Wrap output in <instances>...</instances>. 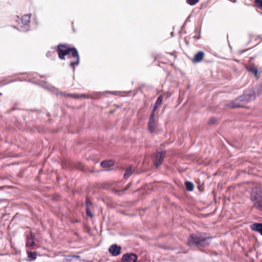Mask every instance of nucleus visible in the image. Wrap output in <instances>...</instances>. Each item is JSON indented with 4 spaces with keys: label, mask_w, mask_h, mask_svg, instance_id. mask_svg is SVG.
<instances>
[{
    "label": "nucleus",
    "mask_w": 262,
    "mask_h": 262,
    "mask_svg": "<svg viewBox=\"0 0 262 262\" xmlns=\"http://www.w3.org/2000/svg\"><path fill=\"white\" fill-rule=\"evenodd\" d=\"M250 228L262 236V223H254L251 225Z\"/></svg>",
    "instance_id": "ddd939ff"
},
{
    "label": "nucleus",
    "mask_w": 262,
    "mask_h": 262,
    "mask_svg": "<svg viewBox=\"0 0 262 262\" xmlns=\"http://www.w3.org/2000/svg\"><path fill=\"white\" fill-rule=\"evenodd\" d=\"M250 199L253 203L262 199V188L260 187L253 188L251 191Z\"/></svg>",
    "instance_id": "39448f33"
},
{
    "label": "nucleus",
    "mask_w": 262,
    "mask_h": 262,
    "mask_svg": "<svg viewBox=\"0 0 262 262\" xmlns=\"http://www.w3.org/2000/svg\"><path fill=\"white\" fill-rule=\"evenodd\" d=\"M31 14H25L21 17H17L16 21L20 25L18 29L21 32H27L30 30L29 25L30 23Z\"/></svg>",
    "instance_id": "20e7f679"
},
{
    "label": "nucleus",
    "mask_w": 262,
    "mask_h": 262,
    "mask_svg": "<svg viewBox=\"0 0 262 262\" xmlns=\"http://www.w3.org/2000/svg\"><path fill=\"white\" fill-rule=\"evenodd\" d=\"M121 250V246L113 244L109 248L108 251L113 256H117L120 254Z\"/></svg>",
    "instance_id": "9d476101"
},
{
    "label": "nucleus",
    "mask_w": 262,
    "mask_h": 262,
    "mask_svg": "<svg viewBox=\"0 0 262 262\" xmlns=\"http://www.w3.org/2000/svg\"><path fill=\"white\" fill-rule=\"evenodd\" d=\"M28 256L29 258H31L32 260H35L36 258L35 253L32 251L28 252Z\"/></svg>",
    "instance_id": "393cba45"
},
{
    "label": "nucleus",
    "mask_w": 262,
    "mask_h": 262,
    "mask_svg": "<svg viewBox=\"0 0 262 262\" xmlns=\"http://www.w3.org/2000/svg\"><path fill=\"white\" fill-rule=\"evenodd\" d=\"M0 95H2V93H0Z\"/></svg>",
    "instance_id": "e433bc0d"
},
{
    "label": "nucleus",
    "mask_w": 262,
    "mask_h": 262,
    "mask_svg": "<svg viewBox=\"0 0 262 262\" xmlns=\"http://www.w3.org/2000/svg\"><path fill=\"white\" fill-rule=\"evenodd\" d=\"M193 37L195 39H198L199 38H196L195 36H193Z\"/></svg>",
    "instance_id": "473e14b6"
},
{
    "label": "nucleus",
    "mask_w": 262,
    "mask_h": 262,
    "mask_svg": "<svg viewBox=\"0 0 262 262\" xmlns=\"http://www.w3.org/2000/svg\"><path fill=\"white\" fill-rule=\"evenodd\" d=\"M253 208H255L258 211H262V199L253 203Z\"/></svg>",
    "instance_id": "6ab92c4d"
},
{
    "label": "nucleus",
    "mask_w": 262,
    "mask_h": 262,
    "mask_svg": "<svg viewBox=\"0 0 262 262\" xmlns=\"http://www.w3.org/2000/svg\"><path fill=\"white\" fill-rule=\"evenodd\" d=\"M171 36H173V32L171 33Z\"/></svg>",
    "instance_id": "72a5a7b5"
},
{
    "label": "nucleus",
    "mask_w": 262,
    "mask_h": 262,
    "mask_svg": "<svg viewBox=\"0 0 262 262\" xmlns=\"http://www.w3.org/2000/svg\"><path fill=\"white\" fill-rule=\"evenodd\" d=\"M52 49L57 52L60 59L64 60L66 56H67L68 59H73V60L70 62L69 66L74 72L75 67L78 66L80 62L79 55L76 48L69 47L65 44L60 43L57 46L52 47Z\"/></svg>",
    "instance_id": "f257e3e1"
},
{
    "label": "nucleus",
    "mask_w": 262,
    "mask_h": 262,
    "mask_svg": "<svg viewBox=\"0 0 262 262\" xmlns=\"http://www.w3.org/2000/svg\"><path fill=\"white\" fill-rule=\"evenodd\" d=\"M40 76L41 77H42V78H43V77H44V76H42V75H40Z\"/></svg>",
    "instance_id": "f704fd0d"
},
{
    "label": "nucleus",
    "mask_w": 262,
    "mask_h": 262,
    "mask_svg": "<svg viewBox=\"0 0 262 262\" xmlns=\"http://www.w3.org/2000/svg\"><path fill=\"white\" fill-rule=\"evenodd\" d=\"M1 188V187H0V189Z\"/></svg>",
    "instance_id": "4c0bfd02"
},
{
    "label": "nucleus",
    "mask_w": 262,
    "mask_h": 262,
    "mask_svg": "<svg viewBox=\"0 0 262 262\" xmlns=\"http://www.w3.org/2000/svg\"><path fill=\"white\" fill-rule=\"evenodd\" d=\"M210 243V237H204L195 234L190 235L188 239V244L189 246H196L197 247H205Z\"/></svg>",
    "instance_id": "7ed1b4c3"
},
{
    "label": "nucleus",
    "mask_w": 262,
    "mask_h": 262,
    "mask_svg": "<svg viewBox=\"0 0 262 262\" xmlns=\"http://www.w3.org/2000/svg\"><path fill=\"white\" fill-rule=\"evenodd\" d=\"M66 96L69 97H73L75 99H79V98H85V99H96L97 98V96H89L85 94H66Z\"/></svg>",
    "instance_id": "9b49d317"
},
{
    "label": "nucleus",
    "mask_w": 262,
    "mask_h": 262,
    "mask_svg": "<svg viewBox=\"0 0 262 262\" xmlns=\"http://www.w3.org/2000/svg\"><path fill=\"white\" fill-rule=\"evenodd\" d=\"M46 56H47V57H48L49 58H53L56 56L55 51H49L46 53Z\"/></svg>",
    "instance_id": "b1692460"
},
{
    "label": "nucleus",
    "mask_w": 262,
    "mask_h": 262,
    "mask_svg": "<svg viewBox=\"0 0 262 262\" xmlns=\"http://www.w3.org/2000/svg\"><path fill=\"white\" fill-rule=\"evenodd\" d=\"M252 93L254 96L255 98L262 94V82L253 88Z\"/></svg>",
    "instance_id": "4468645a"
},
{
    "label": "nucleus",
    "mask_w": 262,
    "mask_h": 262,
    "mask_svg": "<svg viewBox=\"0 0 262 262\" xmlns=\"http://www.w3.org/2000/svg\"><path fill=\"white\" fill-rule=\"evenodd\" d=\"M156 111V107L152 109L149 117L148 120V129L151 133H154L155 130L156 121H155V112Z\"/></svg>",
    "instance_id": "0eeeda50"
},
{
    "label": "nucleus",
    "mask_w": 262,
    "mask_h": 262,
    "mask_svg": "<svg viewBox=\"0 0 262 262\" xmlns=\"http://www.w3.org/2000/svg\"><path fill=\"white\" fill-rule=\"evenodd\" d=\"M12 27L14 29H17V28L16 26H13Z\"/></svg>",
    "instance_id": "2f4dec72"
},
{
    "label": "nucleus",
    "mask_w": 262,
    "mask_h": 262,
    "mask_svg": "<svg viewBox=\"0 0 262 262\" xmlns=\"http://www.w3.org/2000/svg\"><path fill=\"white\" fill-rule=\"evenodd\" d=\"M131 184H128L127 185H126L125 186V187L123 189V191H125V190H127L130 186H131Z\"/></svg>",
    "instance_id": "c85d7f7f"
},
{
    "label": "nucleus",
    "mask_w": 262,
    "mask_h": 262,
    "mask_svg": "<svg viewBox=\"0 0 262 262\" xmlns=\"http://www.w3.org/2000/svg\"><path fill=\"white\" fill-rule=\"evenodd\" d=\"M247 70L249 73L253 74L255 78H257L258 70L257 68L254 66H251L250 67L247 68Z\"/></svg>",
    "instance_id": "a211bd4d"
},
{
    "label": "nucleus",
    "mask_w": 262,
    "mask_h": 262,
    "mask_svg": "<svg viewBox=\"0 0 262 262\" xmlns=\"http://www.w3.org/2000/svg\"><path fill=\"white\" fill-rule=\"evenodd\" d=\"M36 77L37 74L34 73L25 74L20 77H18L17 78H15L6 82L0 81V88L5 85L17 81H28L37 84L45 89L52 91L53 92H55L56 90L54 87L50 85L45 81L37 80Z\"/></svg>",
    "instance_id": "f03ea898"
},
{
    "label": "nucleus",
    "mask_w": 262,
    "mask_h": 262,
    "mask_svg": "<svg viewBox=\"0 0 262 262\" xmlns=\"http://www.w3.org/2000/svg\"><path fill=\"white\" fill-rule=\"evenodd\" d=\"M204 56V53L203 51H199L196 54L194 55L192 62L194 63L200 62L202 60Z\"/></svg>",
    "instance_id": "2eb2a0df"
},
{
    "label": "nucleus",
    "mask_w": 262,
    "mask_h": 262,
    "mask_svg": "<svg viewBox=\"0 0 262 262\" xmlns=\"http://www.w3.org/2000/svg\"><path fill=\"white\" fill-rule=\"evenodd\" d=\"M199 1V0H186V3L191 6H193L196 4Z\"/></svg>",
    "instance_id": "a878e982"
},
{
    "label": "nucleus",
    "mask_w": 262,
    "mask_h": 262,
    "mask_svg": "<svg viewBox=\"0 0 262 262\" xmlns=\"http://www.w3.org/2000/svg\"><path fill=\"white\" fill-rule=\"evenodd\" d=\"M85 204L86 206V214L88 216L91 217V219L94 217V215L92 212L91 209L90 208V206L92 205V202L88 199L87 198L85 201Z\"/></svg>",
    "instance_id": "f8f14e48"
},
{
    "label": "nucleus",
    "mask_w": 262,
    "mask_h": 262,
    "mask_svg": "<svg viewBox=\"0 0 262 262\" xmlns=\"http://www.w3.org/2000/svg\"><path fill=\"white\" fill-rule=\"evenodd\" d=\"M170 54L171 55H173V54L172 53H170Z\"/></svg>",
    "instance_id": "c9c22d12"
},
{
    "label": "nucleus",
    "mask_w": 262,
    "mask_h": 262,
    "mask_svg": "<svg viewBox=\"0 0 262 262\" xmlns=\"http://www.w3.org/2000/svg\"><path fill=\"white\" fill-rule=\"evenodd\" d=\"M12 27L14 29H17V28L16 26H13Z\"/></svg>",
    "instance_id": "7c9ffc66"
},
{
    "label": "nucleus",
    "mask_w": 262,
    "mask_h": 262,
    "mask_svg": "<svg viewBox=\"0 0 262 262\" xmlns=\"http://www.w3.org/2000/svg\"><path fill=\"white\" fill-rule=\"evenodd\" d=\"M254 2L259 8L262 9V0H254Z\"/></svg>",
    "instance_id": "bb28decb"
},
{
    "label": "nucleus",
    "mask_w": 262,
    "mask_h": 262,
    "mask_svg": "<svg viewBox=\"0 0 262 262\" xmlns=\"http://www.w3.org/2000/svg\"><path fill=\"white\" fill-rule=\"evenodd\" d=\"M132 172L131 167H128L125 169V172L124 174L123 177H124V179H127L132 175Z\"/></svg>",
    "instance_id": "4be33fe9"
},
{
    "label": "nucleus",
    "mask_w": 262,
    "mask_h": 262,
    "mask_svg": "<svg viewBox=\"0 0 262 262\" xmlns=\"http://www.w3.org/2000/svg\"><path fill=\"white\" fill-rule=\"evenodd\" d=\"M215 122H216V119H215V118H211L210 119L209 121V123L210 124H214V123H215Z\"/></svg>",
    "instance_id": "cd10ccee"
},
{
    "label": "nucleus",
    "mask_w": 262,
    "mask_h": 262,
    "mask_svg": "<svg viewBox=\"0 0 262 262\" xmlns=\"http://www.w3.org/2000/svg\"><path fill=\"white\" fill-rule=\"evenodd\" d=\"M138 256L133 253H127L123 254L121 258V262H137Z\"/></svg>",
    "instance_id": "6e6552de"
},
{
    "label": "nucleus",
    "mask_w": 262,
    "mask_h": 262,
    "mask_svg": "<svg viewBox=\"0 0 262 262\" xmlns=\"http://www.w3.org/2000/svg\"><path fill=\"white\" fill-rule=\"evenodd\" d=\"M100 165L103 168L110 167L112 165V162L104 160L101 162Z\"/></svg>",
    "instance_id": "aec40b11"
},
{
    "label": "nucleus",
    "mask_w": 262,
    "mask_h": 262,
    "mask_svg": "<svg viewBox=\"0 0 262 262\" xmlns=\"http://www.w3.org/2000/svg\"><path fill=\"white\" fill-rule=\"evenodd\" d=\"M162 100H163V97H162V95L159 96L158 97V98H157V99L156 100V103H155V104L152 109H154L155 107H156V110H157V108H158V106L160 105L162 103Z\"/></svg>",
    "instance_id": "5701e85b"
},
{
    "label": "nucleus",
    "mask_w": 262,
    "mask_h": 262,
    "mask_svg": "<svg viewBox=\"0 0 262 262\" xmlns=\"http://www.w3.org/2000/svg\"><path fill=\"white\" fill-rule=\"evenodd\" d=\"M228 106L230 108H238L243 107V105H242L238 99H236L231 103L228 104Z\"/></svg>",
    "instance_id": "f3484780"
},
{
    "label": "nucleus",
    "mask_w": 262,
    "mask_h": 262,
    "mask_svg": "<svg viewBox=\"0 0 262 262\" xmlns=\"http://www.w3.org/2000/svg\"><path fill=\"white\" fill-rule=\"evenodd\" d=\"M238 101L241 102H248L251 100L252 99H255L254 96L251 92H249L248 93H244L243 95H241L237 98Z\"/></svg>",
    "instance_id": "1a4fd4ad"
},
{
    "label": "nucleus",
    "mask_w": 262,
    "mask_h": 262,
    "mask_svg": "<svg viewBox=\"0 0 262 262\" xmlns=\"http://www.w3.org/2000/svg\"><path fill=\"white\" fill-rule=\"evenodd\" d=\"M33 112H35V111H33V110H31V111L29 112V114H30V113H33Z\"/></svg>",
    "instance_id": "c756f323"
},
{
    "label": "nucleus",
    "mask_w": 262,
    "mask_h": 262,
    "mask_svg": "<svg viewBox=\"0 0 262 262\" xmlns=\"http://www.w3.org/2000/svg\"><path fill=\"white\" fill-rule=\"evenodd\" d=\"M166 151H158L155 154V165L158 168L163 162L165 157Z\"/></svg>",
    "instance_id": "423d86ee"
},
{
    "label": "nucleus",
    "mask_w": 262,
    "mask_h": 262,
    "mask_svg": "<svg viewBox=\"0 0 262 262\" xmlns=\"http://www.w3.org/2000/svg\"><path fill=\"white\" fill-rule=\"evenodd\" d=\"M35 244V239L34 236L30 233V236H27V242H26V247H32Z\"/></svg>",
    "instance_id": "dca6fc26"
},
{
    "label": "nucleus",
    "mask_w": 262,
    "mask_h": 262,
    "mask_svg": "<svg viewBox=\"0 0 262 262\" xmlns=\"http://www.w3.org/2000/svg\"><path fill=\"white\" fill-rule=\"evenodd\" d=\"M185 186L187 190L191 191H192L194 188V185L192 183L189 181L185 182Z\"/></svg>",
    "instance_id": "412c9836"
}]
</instances>
